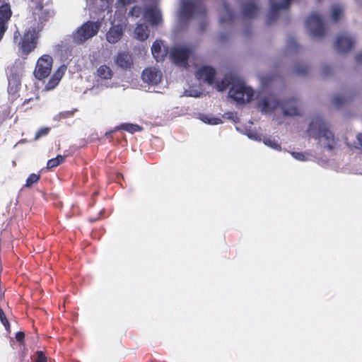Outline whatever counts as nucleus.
Returning a JSON list of instances; mask_svg holds the SVG:
<instances>
[{"mask_svg":"<svg viewBox=\"0 0 362 362\" xmlns=\"http://www.w3.org/2000/svg\"><path fill=\"white\" fill-rule=\"evenodd\" d=\"M144 18L152 26L158 25L161 21V13L155 7L148 6L144 9Z\"/></svg>","mask_w":362,"mask_h":362,"instance_id":"nucleus-15","label":"nucleus"},{"mask_svg":"<svg viewBox=\"0 0 362 362\" xmlns=\"http://www.w3.org/2000/svg\"><path fill=\"white\" fill-rule=\"evenodd\" d=\"M0 320L3 325L4 326L5 329L7 331H10V323L6 316V314L4 313V310L0 308Z\"/></svg>","mask_w":362,"mask_h":362,"instance_id":"nucleus-31","label":"nucleus"},{"mask_svg":"<svg viewBox=\"0 0 362 362\" xmlns=\"http://www.w3.org/2000/svg\"><path fill=\"white\" fill-rule=\"evenodd\" d=\"M291 155L294 158H296L298 160L304 161L306 160L305 155L301 152L293 151V152H291Z\"/></svg>","mask_w":362,"mask_h":362,"instance_id":"nucleus-36","label":"nucleus"},{"mask_svg":"<svg viewBox=\"0 0 362 362\" xmlns=\"http://www.w3.org/2000/svg\"><path fill=\"white\" fill-rule=\"evenodd\" d=\"M242 13L244 18H252L258 13V7L254 2H248L243 6Z\"/></svg>","mask_w":362,"mask_h":362,"instance_id":"nucleus-20","label":"nucleus"},{"mask_svg":"<svg viewBox=\"0 0 362 362\" xmlns=\"http://www.w3.org/2000/svg\"><path fill=\"white\" fill-rule=\"evenodd\" d=\"M151 53L157 62H162L167 55L166 50L162 47L161 40H156L151 47Z\"/></svg>","mask_w":362,"mask_h":362,"instance_id":"nucleus-18","label":"nucleus"},{"mask_svg":"<svg viewBox=\"0 0 362 362\" xmlns=\"http://www.w3.org/2000/svg\"><path fill=\"white\" fill-rule=\"evenodd\" d=\"M309 71V66L305 64H297L294 68V73L298 75H305Z\"/></svg>","mask_w":362,"mask_h":362,"instance_id":"nucleus-29","label":"nucleus"},{"mask_svg":"<svg viewBox=\"0 0 362 362\" xmlns=\"http://www.w3.org/2000/svg\"><path fill=\"white\" fill-rule=\"evenodd\" d=\"M351 98L352 96L351 95L344 96L336 95L332 98V103L336 107H340L343 105L346 104Z\"/></svg>","mask_w":362,"mask_h":362,"instance_id":"nucleus-25","label":"nucleus"},{"mask_svg":"<svg viewBox=\"0 0 362 362\" xmlns=\"http://www.w3.org/2000/svg\"><path fill=\"white\" fill-rule=\"evenodd\" d=\"M40 179V175L31 173L26 180L25 187H30L33 184L37 183Z\"/></svg>","mask_w":362,"mask_h":362,"instance_id":"nucleus-28","label":"nucleus"},{"mask_svg":"<svg viewBox=\"0 0 362 362\" xmlns=\"http://www.w3.org/2000/svg\"><path fill=\"white\" fill-rule=\"evenodd\" d=\"M223 6L225 8L226 13L221 15L220 18L221 23L223 24L225 23H231L234 20V14L233 12L230 9L229 6L227 3L223 2Z\"/></svg>","mask_w":362,"mask_h":362,"instance_id":"nucleus-22","label":"nucleus"},{"mask_svg":"<svg viewBox=\"0 0 362 362\" xmlns=\"http://www.w3.org/2000/svg\"><path fill=\"white\" fill-rule=\"evenodd\" d=\"M334 46L338 52L346 53L354 47V41L349 36L340 35L337 37Z\"/></svg>","mask_w":362,"mask_h":362,"instance_id":"nucleus-13","label":"nucleus"},{"mask_svg":"<svg viewBox=\"0 0 362 362\" xmlns=\"http://www.w3.org/2000/svg\"><path fill=\"white\" fill-rule=\"evenodd\" d=\"M60 69H62V68L60 67ZM61 70L64 71V70H66V68H64V70H62V69H61Z\"/></svg>","mask_w":362,"mask_h":362,"instance_id":"nucleus-48","label":"nucleus"},{"mask_svg":"<svg viewBox=\"0 0 362 362\" xmlns=\"http://www.w3.org/2000/svg\"><path fill=\"white\" fill-rule=\"evenodd\" d=\"M191 53L192 49L189 47L178 46L172 48L170 57L175 64L187 67L188 59Z\"/></svg>","mask_w":362,"mask_h":362,"instance_id":"nucleus-10","label":"nucleus"},{"mask_svg":"<svg viewBox=\"0 0 362 362\" xmlns=\"http://www.w3.org/2000/svg\"><path fill=\"white\" fill-rule=\"evenodd\" d=\"M134 35L137 40L144 41L149 36V29L145 24H138L135 28Z\"/></svg>","mask_w":362,"mask_h":362,"instance_id":"nucleus-21","label":"nucleus"},{"mask_svg":"<svg viewBox=\"0 0 362 362\" xmlns=\"http://www.w3.org/2000/svg\"><path fill=\"white\" fill-rule=\"evenodd\" d=\"M115 63L121 69L127 70L132 67L133 59L128 52H119L116 56Z\"/></svg>","mask_w":362,"mask_h":362,"instance_id":"nucleus-17","label":"nucleus"},{"mask_svg":"<svg viewBox=\"0 0 362 362\" xmlns=\"http://www.w3.org/2000/svg\"><path fill=\"white\" fill-rule=\"evenodd\" d=\"M331 72V67L329 66H325L322 69V73L325 76L329 74Z\"/></svg>","mask_w":362,"mask_h":362,"instance_id":"nucleus-43","label":"nucleus"},{"mask_svg":"<svg viewBox=\"0 0 362 362\" xmlns=\"http://www.w3.org/2000/svg\"><path fill=\"white\" fill-rule=\"evenodd\" d=\"M196 76L211 85L214 82L216 71L213 67L204 66L197 71Z\"/></svg>","mask_w":362,"mask_h":362,"instance_id":"nucleus-16","label":"nucleus"},{"mask_svg":"<svg viewBox=\"0 0 362 362\" xmlns=\"http://www.w3.org/2000/svg\"><path fill=\"white\" fill-rule=\"evenodd\" d=\"M293 0H283L282 2H277L276 0H270L271 10L267 16V24L270 25L277 17L279 11L281 9L288 8Z\"/></svg>","mask_w":362,"mask_h":362,"instance_id":"nucleus-11","label":"nucleus"},{"mask_svg":"<svg viewBox=\"0 0 362 362\" xmlns=\"http://www.w3.org/2000/svg\"><path fill=\"white\" fill-rule=\"evenodd\" d=\"M202 120L205 123H208L209 124H218L222 123V120L220 118H216V117L209 118L207 116H204L202 118Z\"/></svg>","mask_w":362,"mask_h":362,"instance_id":"nucleus-34","label":"nucleus"},{"mask_svg":"<svg viewBox=\"0 0 362 362\" xmlns=\"http://www.w3.org/2000/svg\"><path fill=\"white\" fill-rule=\"evenodd\" d=\"M307 132L308 136L317 140L318 144L323 148L327 151H332L334 148V135L321 117L316 116L312 119Z\"/></svg>","mask_w":362,"mask_h":362,"instance_id":"nucleus-2","label":"nucleus"},{"mask_svg":"<svg viewBox=\"0 0 362 362\" xmlns=\"http://www.w3.org/2000/svg\"><path fill=\"white\" fill-rule=\"evenodd\" d=\"M235 82L233 81V76L231 75H226L225 77L216 84V88L218 91H223L228 87Z\"/></svg>","mask_w":362,"mask_h":362,"instance_id":"nucleus-24","label":"nucleus"},{"mask_svg":"<svg viewBox=\"0 0 362 362\" xmlns=\"http://www.w3.org/2000/svg\"><path fill=\"white\" fill-rule=\"evenodd\" d=\"M356 61L362 63V51L356 56Z\"/></svg>","mask_w":362,"mask_h":362,"instance_id":"nucleus-45","label":"nucleus"},{"mask_svg":"<svg viewBox=\"0 0 362 362\" xmlns=\"http://www.w3.org/2000/svg\"><path fill=\"white\" fill-rule=\"evenodd\" d=\"M8 92L9 94H16L21 86V69L15 65L7 69Z\"/></svg>","mask_w":362,"mask_h":362,"instance_id":"nucleus-8","label":"nucleus"},{"mask_svg":"<svg viewBox=\"0 0 362 362\" xmlns=\"http://www.w3.org/2000/svg\"><path fill=\"white\" fill-rule=\"evenodd\" d=\"M264 144L274 149H280V145L275 141L270 138H267L264 141Z\"/></svg>","mask_w":362,"mask_h":362,"instance_id":"nucleus-35","label":"nucleus"},{"mask_svg":"<svg viewBox=\"0 0 362 362\" xmlns=\"http://www.w3.org/2000/svg\"><path fill=\"white\" fill-rule=\"evenodd\" d=\"M124 32V28L122 25H113L106 33V40L110 44H115L122 39Z\"/></svg>","mask_w":362,"mask_h":362,"instance_id":"nucleus-14","label":"nucleus"},{"mask_svg":"<svg viewBox=\"0 0 362 362\" xmlns=\"http://www.w3.org/2000/svg\"><path fill=\"white\" fill-rule=\"evenodd\" d=\"M35 362H47V357L41 351H37V358Z\"/></svg>","mask_w":362,"mask_h":362,"instance_id":"nucleus-37","label":"nucleus"},{"mask_svg":"<svg viewBox=\"0 0 362 362\" xmlns=\"http://www.w3.org/2000/svg\"><path fill=\"white\" fill-rule=\"evenodd\" d=\"M136 0H119V1L122 4V6H127L132 3H134Z\"/></svg>","mask_w":362,"mask_h":362,"instance_id":"nucleus-41","label":"nucleus"},{"mask_svg":"<svg viewBox=\"0 0 362 362\" xmlns=\"http://www.w3.org/2000/svg\"><path fill=\"white\" fill-rule=\"evenodd\" d=\"M279 105L281 106L283 113L286 116L300 115V110L298 107V100L295 98L284 100L281 103L270 94L258 101L257 107L264 113L272 112Z\"/></svg>","mask_w":362,"mask_h":362,"instance_id":"nucleus-3","label":"nucleus"},{"mask_svg":"<svg viewBox=\"0 0 362 362\" xmlns=\"http://www.w3.org/2000/svg\"><path fill=\"white\" fill-rule=\"evenodd\" d=\"M50 131L49 127H42L40 128L35 134V140H37L42 136H45L49 134Z\"/></svg>","mask_w":362,"mask_h":362,"instance_id":"nucleus-33","label":"nucleus"},{"mask_svg":"<svg viewBox=\"0 0 362 362\" xmlns=\"http://www.w3.org/2000/svg\"><path fill=\"white\" fill-rule=\"evenodd\" d=\"M33 100V98H29V99H25L23 103V105L29 103L30 101Z\"/></svg>","mask_w":362,"mask_h":362,"instance_id":"nucleus-46","label":"nucleus"},{"mask_svg":"<svg viewBox=\"0 0 362 362\" xmlns=\"http://www.w3.org/2000/svg\"><path fill=\"white\" fill-rule=\"evenodd\" d=\"M141 14L144 15V10L141 6H134L132 8V9L129 12V15L133 17L138 18Z\"/></svg>","mask_w":362,"mask_h":362,"instance_id":"nucleus-30","label":"nucleus"},{"mask_svg":"<svg viewBox=\"0 0 362 362\" xmlns=\"http://www.w3.org/2000/svg\"><path fill=\"white\" fill-rule=\"evenodd\" d=\"M305 25L313 37H322L325 35V28L321 17L312 13L306 20Z\"/></svg>","mask_w":362,"mask_h":362,"instance_id":"nucleus-9","label":"nucleus"},{"mask_svg":"<svg viewBox=\"0 0 362 362\" xmlns=\"http://www.w3.org/2000/svg\"><path fill=\"white\" fill-rule=\"evenodd\" d=\"M356 139L358 143V144L362 148V133H358L356 136Z\"/></svg>","mask_w":362,"mask_h":362,"instance_id":"nucleus-44","label":"nucleus"},{"mask_svg":"<svg viewBox=\"0 0 362 362\" xmlns=\"http://www.w3.org/2000/svg\"><path fill=\"white\" fill-rule=\"evenodd\" d=\"M100 25L96 22L87 21L73 33L71 37L77 44H82L89 38L96 35L99 31Z\"/></svg>","mask_w":362,"mask_h":362,"instance_id":"nucleus-4","label":"nucleus"},{"mask_svg":"<svg viewBox=\"0 0 362 362\" xmlns=\"http://www.w3.org/2000/svg\"><path fill=\"white\" fill-rule=\"evenodd\" d=\"M119 129L125 130L129 133H134L142 130V127L138 124L124 123L122 124L119 127Z\"/></svg>","mask_w":362,"mask_h":362,"instance_id":"nucleus-26","label":"nucleus"},{"mask_svg":"<svg viewBox=\"0 0 362 362\" xmlns=\"http://www.w3.org/2000/svg\"><path fill=\"white\" fill-rule=\"evenodd\" d=\"M65 160V157L61 155L57 156V157L49 159L47 163V168L51 169L55 168L62 163Z\"/></svg>","mask_w":362,"mask_h":362,"instance_id":"nucleus-27","label":"nucleus"},{"mask_svg":"<svg viewBox=\"0 0 362 362\" xmlns=\"http://www.w3.org/2000/svg\"><path fill=\"white\" fill-rule=\"evenodd\" d=\"M228 94L230 98L240 103H249L253 99L254 96L253 90L245 86L241 82L233 83Z\"/></svg>","mask_w":362,"mask_h":362,"instance_id":"nucleus-5","label":"nucleus"},{"mask_svg":"<svg viewBox=\"0 0 362 362\" xmlns=\"http://www.w3.org/2000/svg\"><path fill=\"white\" fill-rule=\"evenodd\" d=\"M97 76L102 79H110L112 76V71L107 65H101L97 69Z\"/></svg>","mask_w":362,"mask_h":362,"instance_id":"nucleus-23","label":"nucleus"},{"mask_svg":"<svg viewBox=\"0 0 362 362\" xmlns=\"http://www.w3.org/2000/svg\"><path fill=\"white\" fill-rule=\"evenodd\" d=\"M342 11L341 8L335 6L333 8L332 11V18L334 21L337 22L339 20Z\"/></svg>","mask_w":362,"mask_h":362,"instance_id":"nucleus-32","label":"nucleus"},{"mask_svg":"<svg viewBox=\"0 0 362 362\" xmlns=\"http://www.w3.org/2000/svg\"><path fill=\"white\" fill-rule=\"evenodd\" d=\"M31 1H33L34 0H31ZM35 1L37 2L35 9L40 11L41 13H45V11H42V9H43L42 2L44 0H35Z\"/></svg>","mask_w":362,"mask_h":362,"instance_id":"nucleus-40","label":"nucleus"},{"mask_svg":"<svg viewBox=\"0 0 362 362\" xmlns=\"http://www.w3.org/2000/svg\"><path fill=\"white\" fill-rule=\"evenodd\" d=\"M288 48L295 49L298 48V45L293 37H291L288 40Z\"/></svg>","mask_w":362,"mask_h":362,"instance_id":"nucleus-38","label":"nucleus"},{"mask_svg":"<svg viewBox=\"0 0 362 362\" xmlns=\"http://www.w3.org/2000/svg\"><path fill=\"white\" fill-rule=\"evenodd\" d=\"M73 115H74V112H72V111H67V112H62L60 114L61 117L63 118L71 117Z\"/></svg>","mask_w":362,"mask_h":362,"instance_id":"nucleus-42","label":"nucleus"},{"mask_svg":"<svg viewBox=\"0 0 362 362\" xmlns=\"http://www.w3.org/2000/svg\"><path fill=\"white\" fill-rule=\"evenodd\" d=\"M39 98H39V96H36V97H35V100H39Z\"/></svg>","mask_w":362,"mask_h":362,"instance_id":"nucleus-47","label":"nucleus"},{"mask_svg":"<svg viewBox=\"0 0 362 362\" xmlns=\"http://www.w3.org/2000/svg\"><path fill=\"white\" fill-rule=\"evenodd\" d=\"M49 16V11L42 13L39 16L40 25L37 28H32L26 30L23 35L18 30L13 33V42L17 45L18 52L23 58L28 57L37 47L40 37L39 33L43 28V23L48 20Z\"/></svg>","mask_w":362,"mask_h":362,"instance_id":"nucleus-1","label":"nucleus"},{"mask_svg":"<svg viewBox=\"0 0 362 362\" xmlns=\"http://www.w3.org/2000/svg\"><path fill=\"white\" fill-rule=\"evenodd\" d=\"M64 75V71L60 68L56 70L45 86V90H51L57 87Z\"/></svg>","mask_w":362,"mask_h":362,"instance_id":"nucleus-19","label":"nucleus"},{"mask_svg":"<svg viewBox=\"0 0 362 362\" xmlns=\"http://www.w3.org/2000/svg\"><path fill=\"white\" fill-rule=\"evenodd\" d=\"M25 334L23 332H18L16 334V340L20 342V344H23L24 342Z\"/></svg>","mask_w":362,"mask_h":362,"instance_id":"nucleus-39","label":"nucleus"},{"mask_svg":"<svg viewBox=\"0 0 362 362\" xmlns=\"http://www.w3.org/2000/svg\"><path fill=\"white\" fill-rule=\"evenodd\" d=\"M53 59L49 54L41 56L36 64L34 71V75L36 78L43 80L47 78L51 73Z\"/></svg>","mask_w":362,"mask_h":362,"instance_id":"nucleus-7","label":"nucleus"},{"mask_svg":"<svg viewBox=\"0 0 362 362\" xmlns=\"http://www.w3.org/2000/svg\"><path fill=\"white\" fill-rule=\"evenodd\" d=\"M182 16L190 18L194 16H204L206 7L201 0H183L181 6Z\"/></svg>","mask_w":362,"mask_h":362,"instance_id":"nucleus-6","label":"nucleus"},{"mask_svg":"<svg viewBox=\"0 0 362 362\" xmlns=\"http://www.w3.org/2000/svg\"><path fill=\"white\" fill-rule=\"evenodd\" d=\"M141 78L145 83L155 86L161 81L162 74L154 67L146 68L142 71Z\"/></svg>","mask_w":362,"mask_h":362,"instance_id":"nucleus-12","label":"nucleus"}]
</instances>
